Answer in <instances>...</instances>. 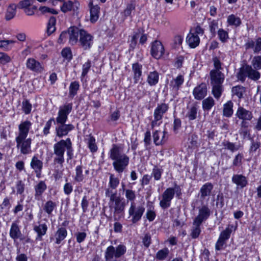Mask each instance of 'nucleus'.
I'll list each match as a JSON object with an SVG mask.
<instances>
[{"mask_svg": "<svg viewBox=\"0 0 261 261\" xmlns=\"http://www.w3.org/2000/svg\"><path fill=\"white\" fill-rule=\"evenodd\" d=\"M109 154L110 158L113 161L112 165L115 170L122 173L128 165L129 157L123 152L122 148L116 144H113Z\"/></svg>", "mask_w": 261, "mask_h": 261, "instance_id": "1", "label": "nucleus"}, {"mask_svg": "<svg viewBox=\"0 0 261 261\" xmlns=\"http://www.w3.org/2000/svg\"><path fill=\"white\" fill-rule=\"evenodd\" d=\"M212 92L216 99L221 96L223 90L222 84L224 81L225 75L221 71H211L210 72Z\"/></svg>", "mask_w": 261, "mask_h": 261, "instance_id": "2", "label": "nucleus"}, {"mask_svg": "<svg viewBox=\"0 0 261 261\" xmlns=\"http://www.w3.org/2000/svg\"><path fill=\"white\" fill-rule=\"evenodd\" d=\"M69 138L66 140H61L54 145V163L55 165L59 164L61 167L64 162V153Z\"/></svg>", "mask_w": 261, "mask_h": 261, "instance_id": "3", "label": "nucleus"}, {"mask_svg": "<svg viewBox=\"0 0 261 261\" xmlns=\"http://www.w3.org/2000/svg\"><path fill=\"white\" fill-rule=\"evenodd\" d=\"M237 77L242 82L245 81L246 77L256 81L260 78V74L257 70L253 69L251 66L245 64L240 68Z\"/></svg>", "mask_w": 261, "mask_h": 261, "instance_id": "4", "label": "nucleus"}, {"mask_svg": "<svg viewBox=\"0 0 261 261\" xmlns=\"http://www.w3.org/2000/svg\"><path fill=\"white\" fill-rule=\"evenodd\" d=\"M145 212V207L143 205H136L134 202H132L128 210L129 217L132 218L133 223L140 221Z\"/></svg>", "mask_w": 261, "mask_h": 261, "instance_id": "5", "label": "nucleus"}, {"mask_svg": "<svg viewBox=\"0 0 261 261\" xmlns=\"http://www.w3.org/2000/svg\"><path fill=\"white\" fill-rule=\"evenodd\" d=\"M168 105L165 103L159 105L157 106L155 109L153 113L154 119L151 123L152 128L156 126H159L162 123V119L163 118V115L168 111Z\"/></svg>", "mask_w": 261, "mask_h": 261, "instance_id": "6", "label": "nucleus"}, {"mask_svg": "<svg viewBox=\"0 0 261 261\" xmlns=\"http://www.w3.org/2000/svg\"><path fill=\"white\" fill-rule=\"evenodd\" d=\"M79 46L83 50H89L93 43V37L84 29L81 30V35L79 41Z\"/></svg>", "mask_w": 261, "mask_h": 261, "instance_id": "7", "label": "nucleus"}, {"mask_svg": "<svg viewBox=\"0 0 261 261\" xmlns=\"http://www.w3.org/2000/svg\"><path fill=\"white\" fill-rule=\"evenodd\" d=\"M72 109V103H67L61 106L59 108V110L58 112V116L54 120L55 124H59L65 123L67 120L68 115L71 112Z\"/></svg>", "mask_w": 261, "mask_h": 261, "instance_id": "8", "label": "nucleus"}, {"mask_svg": "<svg viewBox=\"0 0 261 261\" xmlns=\"http://www.w3.org/2000/svg\"><path fill=\"white\" fill-rule=\"evenodd\" d=\"M16 147L22 154H28L31 152L32 139L30 138H16Z\"/></svg>", "mask_w": 261, "mask_h": 261, "instance_id": "9", "label": "nucleus"}, {"mask_svg": "<svg viewBox=\"0 0 261 261\" xmlns=\"http://www.w3.org/2000/svg\"><path fill=\"white\" fill-rule=\"evenodd\" d=\"M175 194V190L172 188H167L162 194V199L160 202V206L163 209L168 208Z\"/></svg>", "mask_w": 261, "mask_h": 261, "instance_id": "10", "label": "nucleus"}, {"mask_svg": "<svg viewBox=\"0 0 261 261\" xmlns=\"http://www.w3.org/2000/svg\"><path fill=\"white\" fill-rule=\"evenodd\" d=\"M184 82V77L182 75H178L169 83V89L174 95H177L178 90L180 88Z\"/></svg>", "mask_w": 261, "mask_h": 261, "instance_id": "11", "label": "nucleus"}, {"mask_svg": "<svg viewBox=\"0 0 261 261\" xmlns=\"http://www.w3.org/2000/svg\"><path fill=\"white\" fill-rule=\"evenodd\" d=\"M26 67L30 70L37 73H41L44 70L43 65L32 58L28 59Z\"/></svg>", "mask_w": 261, "mask_h": 261, "instance_id": "12", "label": "nucleus"}, {"mask_svg": "<svg viewBox=\"0 0 261 261\" xmlns=\"http://www.w3.org/2000/svg\"><path fill=\"white\" fill-rule=\"evenodd\" d=\"M9 235L10 238L14 241L18 239L20 241H22L24 239V237L20 230L18 221H14L12 222L10 229Z\"/></svg>", "mask_w": 261, "mask_h": 261, "instance_id": "13", "label": "nucleus"}, {"mask_svg": "<svg viewBox=\"0 0 261 261\" xmlns=\"http://www.w3.org/2000/svg\"><path fill=\"white\" fill-rule=\"evenodd\" d=\"M231 231H232L230 228L227 227L225 230L221 232L215 245V248L216 250H220L222 249L223 246L226 243V241L230 238Z\"/></svg>", "mask_w": 261, "mask_h": 261, "instance_id": "14", "label": "nucleus"}, {"mask_svg": "<svg viewBox=\"0 0 261 261\" xmlns=\"http://www.w3.org/2000/svg\"><path fill=\"white\" fill-rule=\"evenodd\" d=\"M164 47L161 41L156 40L152 42L151 54L152 56L159 59L161 58L164 54Z\"/></svg>", "mask_w": 261, "mask_h": 261, "instance_id": "15", "label": "nucleus"}, {"mask_svg": "<svg viewBox=\"0 0 261 261\" xmlns=\"http://www.w3.org/2000/svg\"><path fill=\"white\" fill-rule=\"evenodd\" d=\"M81 29L77 27H70L68 29V43L71 45L78 43L81 35Z\"/></svg>", "mask_w": 261, "mask_h": 261, "instance_id": "16", "label": "nucleus"}, {"mask_svg": "<svg viewBox=\"0 0 261 261\" xmlns=\"http://www.w3.org/2000/svg\"><path fill=\"white\" fill-rule=\"evenodd\" d=\"M211 215V210L207 205L202 206L199 209L198 215L195 218L194 221L202 224V223L207 220Z\"/></svg>", "mask_w": 261, "mask_h": 261, "instance_id": "17", "label": "nucleus"}, {"mask_svg": "<svg viewBox=\"0 0 261 261\" xmlns=\"http://www.w3.org/2000/svg\"><path fill=\"white\" fill-rule=\"evenodd\" d=\"M56 127V132L57 136L62 138L66 136L68 133L74 129V126L71 124H66L65 123L57 124Z\"/></svg>", "mask_w": 261, "mask_h": 261, "instance_id": "18", "label": "nucleus"}, {"mask_svg": "<svg viewBox=\"0 0 261 261\" xmlns=\"http://www.w3.org/2000/svg\"><path fill=\"white\" fill-rule=\"evenodd\" d=\"M32 123L29 120L21 122L18 126V135L16 138H27Z\"/></svg>", "mask_w": 261, "mask_h": 261, "instance_id": "19", "label": "nucleus"}, {"mask_svg": "<svg viewBox=\"0 0 261 261\" xmlns=\"http://www.w3.org/2000/svg\"><path fill=\"white\" fill-rule=\"evenodd\" d=\"M194 96L196 99L201 100L203 99L207 94V87L205 83H201L194 89L193 92Z\"/></svg>", "mask_w": 261, "mask_h": 261, "instance_id": "20", "label": "nucleus"}, {"mask_svg": "<svg viewBox=\"0 0 261 261\" xmlns=\"http://www.w3.org/2000/svg\"><path fill=\"white\" fill-rule=\"evenodd\" d=\"M231 180L238 188L241 189L245 187L248 184L246 177L242 174H233L232 176Z\"/></svg>", "mask_w": 261, "mask_h": 261, "instance_id": "21", "label": "nucleus"}, {"mask_svg": "<svg viewBox=\"0 0 261 261\" xmlns=\"http://www.w3.org/2000/svg\"><path fill=\"white\" fill-rule=\"evenodd\" d=\"M89 7L90 12V21L92 23L95 22L99 18L100 8L97 5H93V1L92 0L90 1Z\"/></svg>", "mask_w": 261, "mask_h": 261, "instance_id": "22", "label": "nucleus"}, {"mask_svg": "<svg viewBox=\"0 0 261 261\" xmlns=\"http://www.w3.org/2000/svg\"><path fill=\"white\" fill-rule=\"evenodd\" d=\"M236 115L239 119L242 120H247L250 121L253 118L252 112L247 110L242 107H239L238 108Z\"/></svg>", "mask_w": 261, "mask_h": 261, "instance_id": "23", "label": "nucleus"}, {"mask_svg": "<svg viewBox=\"0 0 261 261\" xmlns=\"http://www.w3.org/2000/svg\"><path fill=\"white\" fill-rule=\"evenodd\" d=\"M79 6L80 4L77 1H68L63 3V5L61 7V9L64 13L70 11L76 12L78 10Z\"/></svg>", "mask_w": 261, "mask_h": 261, "instance_id": "24", "label": "nucleus"}, {"mask_svg": "<svg viewBox=\"0 0 261 261\" xmlns=\"http://www.w3.org/2000/svg\"><path fill=\"white\" fill-rule=\"evenodd\" d=\"M167 132L166 131L161 132L156 130L153 134V138L154 143L156 145H160L163 144L167 139L166 137Z\"/></svg>", "mask_w": 261, "mask_h": 261, "instance_id": "25", "label": "nucleus"}, {"mask_svg": "<svg viewBox=\"0 0 261 261\" xmlns=\"http://www.w3.org/2000/svg\"><path fill=\"white\" fill-rule=\"evenodd\" d=\"M214 186L211 182L204 184L200 189V198L204 200L206 197L210 196L213 189Z\"/></svg>", "mask_w": 261, "mask_h": 261, "instance_id": "26", "label": "nucleus"}, {"mask_svg": "<svg viewBox=\"0 0 261 261\" xmlns=\"http://www.w3.org/2000/svg\"><path fill=\"white\" fill-rule=\"evenodd\" d=\"M47 186L44 181H40L34 187L35 189V198L39 200L43 192L46 190Z\"/></svg>", "mask_w": 261, "mask_h": 261, "instance_id": "27", "label": "nucleus"}, {"mask_svg": "<svg viewBox=\"0 0 261 261\" xmlns=\"http://www.w3.org/2000/svg\"><path fill=\"white\" fill-rule=\"evenodd\" d=\"M186 42L191 48H195L200 42L199 36L195 33H190L186 38Z\"/></svg>", "mask_w": 261, "mask_h": 261, "instance_id": "28", "label": "nucleus"}, {"mask_svg": "<svg viewBox=\"0 0 261 261\" xmlns=\"http://www.w3.org/2000/svg\"><path fill=\"white\" fill-rule=\"evenodd\" d=\"M31 167L34 169L37 175L40 174L43 168V163L36 156H34L31 162Z\"/></svg>", "mask_w": 261, "mask_h": 261, "instance_id": "29", "label": "nucleus"}, {"mask_svg": "<svg viewBox=\"0 0 261 261\" xmlns=\"http://www.w3.org/2000/svg\"><path fill=\"white\" fill-rule=\"evenodd\" d=\"M142 65L138 63H134L132 65L135 83H137L142 76Z\"/></svg>", "mask_w": 261, "mask_h": 261, "instance_id": "30", "label": "nucleus"}, {"mask_svg": "<svg viewBox=\"0 0 261 261\" xmlns=\"http://www.w3.org/2000/svg\"><path fill=\"white\" fill-rule=\"evenodd\" d=\"M159 80V74L156 71L150 72L147 78V82L150 86L156 85Z\"/></svg>", "mask_w": 261, "mask_h": 261, "instance_id": "31", "label": "nucleus"}, {"mask_svg": "<svg viewBox=\"0 0 261 261\" xmlns=\"http://www.w3.org/2000/svg\"><path fill=\"white\" fill-rule=\"evenodd\" d=\"M67 232L65 228L61 227L56 231L55 237L56 239V244H59L66 237Z\"/></svg>", "mask_w": 261, "mask_h": 261, "instance_id": "32", "label": "nucleus"}, {"mask_svg": "<svg viewBox=\"0 0 261 261\" xmlns=\"http://www.w3.org/2000/svg\"><path fill=\"white\" fill-rule=\"evenodd\" d=\"M34 230L37 233L36 239L41 240L42 236L46 234L47 226L45 223L41 224L38 226H35Z\"/></svg>", "mask_w": 261, "mask_h": 261, "instance_id": "33", "label": "nucleus"}, {"mask_svg": "<svg viewBox=\"0 0 261 261\" xmlns=\"http://www.w3.org/2000/svg\"><path fill=\"white\" fill-rule=\"evenodd\" d=\"M201 224V223H199L194 220L193 221L190 233V236L192 238L196 239L199 237L201 232V229L200 227Z\"/></svg>", "mask_w": 261, "mask_h": 261, "instance_id": "34", "label": "nucleus"}, {"mask_svg": "<svg viewBox=\"0 0 261 261\" xmlns=\"http://www.w3.org/2000/svg\"><path fill=\"white\" fill-rule=\"evenodd\" d=\"M125 206V202L122 201L120 198H118L114 203V215L123 212Z\"/></svg>", "mask_w": 261, "mask_h": 261, "instance_id": "35", "label": "nucleus"}, {"mask_svg": "<svg viewBox=\"0 0 261 261\" xmlns=\"http://www.w3.org/2000/svg\"><path fill=\"white\" fill-rule=\"evenodd\" d=\"M227 23L228 25L233 26L235 28L239 27L241 23V20L234 14H231L228 16L227 18Z\"/></svg>", "mask_w": 261, "mask_h": 261, "instance_id": "36", "label": "nucleus"}, {"mask_svg": "<svg viewBox=\"0 0 261 261\" xmlns=\"http://www.w3.org/2000/svg\"><path fill=\"white\" fill-rule=\"evenodd\" d=\"M87 137L86 140L90 151L92 153L96 152L98 147L96 144L94 137L91 135L87 136Z\"/></svg>", "mask_w": 261, "mask_h": 261, "instance_id": "37", "label": "nucleus"}, {"mask_svg": "<svg viewBox=\"0 0 261 261\" xmlns=\"http://www.w3.org/2000/svg\"><path fill=\"white\" fill-rule=\"evenodd\" d=\"M233 103L231 101H228L224 105L223 113V115L227 117H230L233 114Z\"/></svg>", "mask_w": 261, "mask_h": 261, "instance_id": "38", "label": "nucleus"}, {"mask_svg": "<svg viewBox=\"0 0 261 261\" xmlns=\"http://www.w3.org/2000/svg\"><path fill=\"white\" fill-rule=\"evenodd\" d=\"M85 178V175L83 173L82 166H77L75 168V174L74 176V180L80 182L83 181Z\"/></svg>", "mask_w": 261, "mask_h": 261, "instance_id": "39", "label": "nucleus"}, {"mask_svg": "<svg viewBox=\"0 0 261 261\" xmlns=\"http://www.w3.org/2000/svg\"><path fill=\"white\" fill-rule=\"evenodd\" d=\"M231 92L233 95H236L241 99L245 92V89L242 86H236L232 88Z\"/></svg>", "mask_w": 261, "mask_h": 261, "instance_id": "40", "label": "nucleus"}, {"mask_svg": "<svg viewBox=\"0 0 261 261\" xmlns=\"http://www.w3.org/2000/svg\"><path fill=\"white\" fill-rule=\"evenodd\" d=\"M115 257V248L114 246L111 245L107 247L105 252V258L106 261L112 259Z\"/></svg>", "mask_w": 261, "mask_h": 261, "instance_id": "41", "label": "nucleus"}, {"mask_svg": "<svg viewBox=\"0 0 261 261\" xmlns=\"http://www.w3.org/2000/svg\"><path fill=\"white\" fill-rule=\"evenodd\" d=\"M57 204L51 200H48L44 204V211L48 214L51 215L53 211L56 207Z\"/></svg>", "mask_w": 261, "mask_h": 261, "instance_id": "42", "label": "nucleus"}, {"mask_svg": "<svg viewBox=\"0 0 261 261\" xmlns=\"http://www.w3.org/2000/svg\"><path fill=\"white\" fill-rule=\"evenodd\" d=\"M214 105L215 101L212 97H208L202 101V108L204 111H209Z\"/></svg>", "mask_w": 261, "mask_h": 261, "instance_id": "43", "label": "nucleus"}, {"mask_svg": "<svg viewBox=\"0 0 261 261\" xmlns=\"http://www.w3.org/2000/svg\"><path fill=\"white\" fill-rule=\"evenodd\" d=\"M16 6L15 4H11L7 9L6 14V19L10 20L12 19L16 14Z\"/></svg>", "mask_w": 261, "mask_h": 261, "instance_id": "44", "label": "nucleus"}, {"mask_svg": "<svg viewBox=\"0 0 261 261\" xmlns=\"http://www.w3.org/2000/svg\"><path fill=\"white\" fill-rule=\"evenodd\" d=\"M80 88V85L78 82L74 81L70 83L69 86V96L73 97L77 94V92Z\"/></svg>", "mask_w": 261, "mask_h": 261, "instance_id": "45", "label": "nucleus"}, {"mask_svg": "<svg viewBox=\"0 0 261 261\" xmlns=\"http://www.w3.org/2000/svg\"><path fill=\"white\" fill-rule=\"evenodd\" d=\"M169 253V249L167 248H164L156 252L155 257L159 260H164L168 256Z\"/></svg>", "mask_w": 261, "mask_h": 261, "instance_id": "46", "label": "nucleus"}, {"mask_svg": "<svg viewBox=\"0 0 261 261\" xmlns=\"http://www.w3.org/2000/svg\"><path fill=\"white\" fill-rule=\"evenodd\" d=\"M56 19L55 17L51 16L49 18L48 24H47V33L49 34H51L56 30Z\"/></svg>", "mask_w": 261, "mask_h": 261, "instance_id": "47", "label": "nucleus"}, {"mask_svg": "<svg viewBox=\"0 0 261 261\" xmlns=\"http://www.w3.org/2000/svg\"><path fill=\"white\" fill-rule=\"evenodd\" d=\"M119 184V179L113 174H110L109 187L112 189H116Z\"/></svg>", "mask_w": 261, "mask_h": 261, "instance_id": "48", "label": "nucleus"}, {"mask_svg": "<svg viewBox=\"0 0 261 261\" xmlns=\"http://www.w3.org/2000/svg\"><path fill=\"white\" fill-rule=\"evenodd\" d=\"M222 144L224 147L225 149L229 150L232 152L238 150L239 148L238 146L228 141L225 140L223 141Z\"/></svg>", "mask_w": 261, "mask_h": 261, "instance_id": "49", "label": "nucleus"}, {"mask_svg": "<svg viewBox=\"0 0 261 261\" xmlns=\"http://www.w3.org/2000/svg\"><path fill=\"white\" fill-rule=\"evenodd\" d=\"M16 42L15 40H0V48L4 50L8 51L11 49L10 45Z\"/></svg>", "mask_w": 261, "mask_h": 261, "instance_id": "50", "label": "nucleus"}, {"mask_svg": "<svg viewBox=\"0 0 261 261\" xmlns=\"http://www.w3.org/2000/svg\"><path fill=\"white\" fill-rule=\"evenodd\" d=\"M197 109L195 106H193L189 109L186 114V117L188 118L189 120L191 121L195 120L197 118Z\"/></svg>", "mask_w": 261, "mask_h": 261, "instance_id": "51", "label": "nucleus"}, {"mask_svg": "<svg viewBox=\"0 0 261 261\" xmlns=\"http://www.w3.org/2000/svg\"><path fill=\"white\" fill-rule=\"evenodd\" d=\"M163 172V169L160 168L158 166H155L152 169L151 175L154 177L155 180H159L161 179Z\"/></svg>", "mask_w": 261, "mask_h": 261, "instance_id": "52", "label": "nucleus"}, {"mask_svg": "<svg viewBox=\"0 0 261 261\" xmlns=\"http://www.w3.org/2000/svg\"><path fill=\"white\" fill-rule=\"evenodd\" d=\"M218 35L220 40L223 43L226 42L229 38L228 32L223 29L218 30Z\"/></svg>", "mask_w": 261, "mask_h": 261, "instance_id": "53", "label": "nucleus"}, {"mask_svg": "<svg viewBox=\"0 0 261 261\" xmlns=\"http://www.w3.org/2000/svg\"><path fill=\"white\" fill-rule=\"evenodd\" d=\"M146 217L150 222L153 221L154 220L156 217V214L154 211V207L153 206H150L148 207L146 213Z\"/></svg>", "mask_w": 261, "mask_h": 261, "instance_id": "54", "label": "nucleus"}, {"mask_svg": "<svg viewBox=\"0 0 261 261\" xmlns=\"http://www.w3.org/2000/svg\"><path fill=\"white\" fill-rule=\"evenodd\" d=\"M126 247L122 244L119 245L115 249V258L121 257L126 252Z\"/></svg>", "mask_w": 261, "mask_h": 261, "instance_id": "55", "label": "nucleus"}, {"mask_svg": "<svg viewBox=\"0 0 261 261\" xmlns=\"http://www.w3.org/2000/svg\"><path fill=\"white\" fill-rule=\"evenodd\" d=\"M22 111L25 114H29L32 110V105L28 100L25 99L22 103Z\"/></svg>", "mask_w": 261, "mask_h": 261, "instance_id": "56", "label": "nucleus"}, {"mask_svg": "<svg viewBox=\"0 0 261 261\" xmlns=\"http://www.w3.org/2000/svg\"><path fill=\"white\" fill-rule=\"evenodd\" d=\"M251 64L253 68L256 70L261 69V57H254L251 62Z\"/></svg>", "mask_w": 261, "mask_h": 261, "instance_id": "57", "label": "nucleus"}, {"mask_svg": "<svg viewBox=\"0 0 261 261\" xmlns=\"http://www.w3.org/2000/svg\"><path fill=\"white\" fill-rule=\"evenodd\" d=\"M25 184L21 180H19L16 183V189L17 194L21 195L24 191Z\"/></svg>", "mask_w": 261, "mask_h": 261, "instance_id": "58", "label": "nucleus"}, {"mask_svg": "<svg viewBox=\"0 0 261 261\" xmlns=\"http://www.w3.org/2000/svg\"><path fill=\"white\" fill-rule=\"evenodd\" d=\"M182 40L181 36H175L173 40L172 47L174 48H178L181 45Z\"/></svg>", "mask_w": 261, "mask_h": 261, "instance_id": "59", "label": "nucleus"}, {"mask_svg": "<svg viewBox=\"0 0 261 261\" xmlns=\"http://www.w3.org/2000/svg\"><path fill=\"white\" fill-rule=\"evenodd\" d=\"M218 21L217 20H213L210 22L209 28L211 34L213 35H215L216 31L218 29Z\"/></svg>", "mask_w": 261, "mask_h": 261, "instance_id": "60", "label": "nucleus"}, {"mask_svg": "<svg viewBox=\"0 0 261 261\" xmlns=\"http://www.w3.org/2000/svg\"><path fill=\"white\" fill-rule=\"evenodd\" d=\"M142 243L144 247L148 248L151 243V236L149 233H146L142 238Z\"/></svg>", "mask_w": 261, "mask_h": 261, "instance_id": "61", "label": "nucleus"}, {"mask_svg": "<svg viewBox=\"0 0 261 261\" xmlns=\"http://www.w3.org/2000/svg\"><path fill=\"white\" fill-rule=\"evenodd\" d=\"M34 2V0H23L20 1L18 4L19 8L25 9L30 7Z\"/></svg>", "mask_w": 261, "mask_h": 261, "instance_id": "62", "label": "nucleus"}, {"mask_svg": "<svg viewBox=\"0 0 261 261\" xmlns=\"http://www.w3.org/2000/svg\"><path fill=\"white\" fill-rule=\"evenodd\" d=\"M67 40L68 41V29L61 33L58 40V43L60 44L64 43Z\"/></svg>", "mask_w": 261, "mask_h": 261, "instance_id": "63", "label": "nucleus"}, {"mask_svg": "<svg viewBox=\"0 0 261 261\" xmlns=\"http://www.w3.org/2000/svg\"><path fill=\"white\" fill-rule=\"evenodd\" d=\"M62 56L68 60H70L72 59V53L69 48H65L62 51Z\"/></svg>", "mask_w": 261, "mask_h": 261, "instance_id": "64", "label": "nucleus"}]
</instances>
